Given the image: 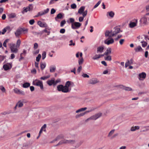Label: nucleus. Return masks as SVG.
I'll use <instances>...</instances> for the list:
<instances>
[{"mask_svg": "<svg viewBox=\"0 0 149 149\" xmlns=\"http://www.w3.org/2000/svg\"><path fill=\"white\" fill-rule=\"evenodd\" d=\"M72 83L70 81H67L65 86L62 85H58L57 86V90L59 91H62L64 93H67L70 92L71 88L70 87L71 84V83Z\"/></svg>", "mask_w": 149, "mask_h": 149, "instance_id": "f257e3e1", "label": "nucleus"}, {"mask_svg": "<svg viewBox=\"0 0 149 149\" xmlns=\"http://www.w3.org/2000/svg\"><path fill=\"white\" fill-rule=\"evenodd\" d=\"M33 84L40 87L41 90L43 89V86L42 81L36 79L33 81Z\"/></svg>", "mask_w": 149, "mask_h": 149, "instance_id": "f03ea898", "label": "nucleus"}, {"mask_svg": "<svg viewBox=\"0 0 149 149\" xmlns=\"http://www.w3.org/2000/svg\"><path fill=\"white\" fill-rule=\"evenodd\" d=\"M33 6L32 4H30L28 6L26 7H24L23 9V10L22 11V13L23 14H24L25 13L29 11H31L33 8Z\"/></svg>", "mask_w": 149, "mask_h": 149, "instance_id": "7ed1b4c3", "label": "nucleus"}, {"mask_svg": "<svg viewBox=\"0 0 149 149\" xmlns=\"http://www.w3.org/2000/svg\"><path fill=\"white\" fill-rule=\"evenodd\" d=\"M17 47L15 46V44L13 43H12L10 44V48L11 50V52L15 53H17L18 51V49H17Z\"/></svg>", "mask_w": 149, "mask_h": 149, "instance_id": "20e7f679", "label": "nucleus"}, {"mask_svg": "<svg viewBox=\"0 0 149 149\" xmlns=\"http://www.w3.org/2000/svg\"><path fill=\"white\" fill-rule=\"evenodd\" d=\"M75 143V141L74 140H67L65 139L63 140L60 141L58 144H57L58 145V144H61L62 143H70L72 144H74Z\"/></svg>", "mask_w": 149, "mask_h": 149, "instance_id": "39448f33", "label": "nucleus"}, {"mask_svg": "<svg viewBox=\"0 0 149 149\" xmlns=\"http://www.w3.org/2000/svg\"><path fill=\"white\" fill-rule=\"evenodd\" d=\"M81 25V24L77 22H74V23L72 24L71 28L74 29L79 28Z\"/></svg>", "mask_w": 149, "mask_h": 149, "instance_id": "423d86ee", "label": "nucleus"}, {"mask_svg": "<svg viewBox=\"0 0 149 149\" xmlns=\"http://www.w3.org/2000/svg\"><path fill=\"white\" fill-rule=\"evenodd\" d=\"M12 67V63H7L3 65V68L6 71L10 69Z\"/></svg>", "mask_w": 149, "mask_h": 149, "instance_id": "0eeeda50", "label": "nucleus"}, {"mask_svg": "<svg viewBox=\"0 0 149 149\" xmlns=\"http://www.w3.org/2000/svg\"><path fill=\"white\" fill-rule=\"evenodd\" d=\"M114 30L113 32V35L112 36H116L117 34L122 32L120 28L118 26H116L114 28Z\"/></svg>", "mask_w": 149, "mask_h": 149, "instance_id": "6e6552de", "label": "nucleus"}, {"mask_svg": "<svg viewBox=\"0 0 149 149\" xmlns=\"http://www.w3.org/2000/svg\"><path fill=\"white\" fill-rule=\"evenodd\" d=\"M114 42V39L112 38H108L104 42L105 44L109 45L113 43Z\"/></svg>", "mask_w": 149, "mask_h": 149, "instance_id": "1a4fd4ad", "label": "nucleus"}, {"mask_svg": "<svg viewBox=\"0 0 149 149\" xmlns=\"http://www.w3.org/2000/svg\"><path fill=\"white\" fill-rule=\"evenodd\" d=\"M146 74L144 72H142L139 74L138 76V79L140 81L143 80L146 77Z\"/></svg>", "mask_w": 149, "mask_h": 149, "instance_id": "9d476101", "label": "nucleus"}, {"mask_svg": "<svg viewBox=\"0 0 149 149\" xmlns=\"http://www.w3.org/2000/svg\"><path fill=\"white\" fill-rule=\"evenodd\" d=\"M101 116V113H98L95 114L94 115L91 116L90 118L87 119V120L92 119L93 120H96Z\"/></svg>", "mask_w": 149, "mask_h": 149, "instance_id": "9b49d317", "label": "nucleus"}, {"mask_svg": "<svg viewBox=\"0 0 149 149\" xmlns=\"http://www.w3.org/2000/svg\"><path fill=\"white\" fill-rule=\"evenodd\" d=\"M14 92L18 94H21L22 95H24L25 93L24 91L20 90L17 88H15L13 89Z\"/></svg>", "mask_w": 149, "mask_h": 149, "instance_id": "f8f14e48", "label": "nucleus"}, {"mask_svg": "<svg viewBox=\"0 0 149 149\" xmlns=\"http://www.w3.org/2000/svg\"><path fill=\"white\" fill-rule=\"evenodd\" d=\"M133 22H130L129 24V26L130 28H132L136 26L137 25L138 21L137 19H134Z\"/></svg>", "mask_w": 149, "mask_h": 149, "instance_id": "ddd939ff", "label": "nucleus"}, {"mask_svg": "<svg viewBox=\"0 0 149 149\" xmlns=\"http://www.w3.org/2000/svg\"><path fill=\"white\" fill-rule=\"evenodd\" d=\"M22 29H21V28H19L17 29L16 32L15 33V34L16 37H19V36L22 34Z\"/></svg>", "mask_w": 149, "mask_h": 149, "instance_id": "4468645a", "label": "nucleus"}, {"mask_svg": "<svg viewBox=\"0 0 149 149\" xmlns=\"http://www.w3.org/2000/svg\"><path fill=\"white\" fill-rule=\"evenodd\" d=\"M87 14V10L84 11V12L82 14V16L80 17L79 18V21L80 22H82L84 20V17Z\"/></svg>", "mask_w": 149, "mask_h": 149, "instance_id": "2eb2a0df", "label": "nucleus"}, {"mask_svg": "<svg viewBox=\"0 0 149 149\" xmlns=\"http://www.w3.org/2000/svg\"><path fill=\"white\" fill-rule=\"evenodd\" d=\"M112 35H113V33L112 31H107L105 33V36L106 37H109L111 38L114 36Z\"/></svg>", "mask_w": 149, "mask_h": 149, "instance_id": "dca6fc26", "label": "nucleus"}, {"mask_svg": "<svg viewBox=\"0 0 149 149\" xmlns=\"http://www.w3.org/2000/svg\"><path fill=\"white\" fill-rule=\"evenodd\" d=\"M104 46H101L98 47L97 48V53H101L104 52Z\"/></svg>", "mask_w": 149, "mask_h": 149, "instance_id": "f3484780", "label": "nucleus"}, {"mask_svg": "<svg viewBox=\"0 0 149 149\" xmlns=\"http://www.w3.org/2000/svg\"><path fill=\"white\" fill-rule=\"evenodd\" d=\"M49 9L48 8H47L43 11H41L38 12L40 16H41L47 13L49 11Z\"/></svg>", "mask_w": 149, "mask_h": 149, "instance_id": "a211bd4d", "label": "nucleus"}, {"mask_svg": "<svg viewBox=\"0 0 149 149\" xmlns=\"http://www.w3.org/2000/svg\"><path fill=\"white\" fill-rule=\"evenodd\" d=\"M99 82L97 79L95 78L89 80V83L90 84H94Z\"/></svg>", "mask_w": 149, "mask_h": 149, "instance_id": "6ab92c4d", "label": "nucleus"}, {"mask_svg": "<svg viewBox=\"0 0 149 149\" xmlns=\"http://www.w3.org/2000/svg\"><path fill=\"white\" fill-rule=\"evenodd\" d=\"M85 9V7L84 6H81L80 8L79 9L78 13H79V14L81 15V14H83V13L84 12V10Z\"/></svg>", "mask_w": 149, "mask_h": 149, "instance_id": "aec40b11", "label": "nucleus"}, {"mask_svg": "<svg viewBox=\"0 0 149 149\" xmlns=\"http://www.w3.org/2000/svg\"><path fill=\"white\" fill-rule=\"evenodd\" d=\"M46 125L45 124L44 125L41 127L40 130L39 132V136H40V134L43 131L44 132L46 131Z\"/></svg>", "mask_w": 149, "mask_h": 149, "instance_id": "412c9836", "label": "nucleus"}, {"mask_svg": "<svg viewBox=\"0 0 149 149\" xmlns=\"http://www.w3.org/2000/svg\"><path fill=\"white\" fill-rule=\"evenodd\" d=\"M54 83L55 81L53 79L49 80L48 81H47V84H48V85L50 86L52 85V84H53L54 85H55Z\"/></svg>", "mask_w": 149, "mask_h": 149, "instance_id": "4be33fe9", "label": "nucleus"}, {"mask_svg": "<svg viewBox=\"0 0 149 149\" xmlns=\"http://www.w3.org/2000/svg\"><path fill=\"white\" fill-rule=\"evenodd\" d=\"M62 18L63 15L61 13H59L57 15L56 17L55 18V19L56 21H58V19H61Z\"/></svg>", "mask_w": 149, "mask_h": 149, "instance_id": "5701e85b", "label": "nucleus"}, {"mask_svg": "<svg viewBox=\"0 0 149 149\" xmlns=\"http://www.w3.org/2000/svg\"><path fill=\"white\" fill-rule=\"evenodd\" d=\"M142 22L144 24H146L147 23V19L145 17H144L141 18V19Z\"/></svg>", "mask_w": 149, "mask_h": 149, "instance_id": "b1692460", "label": "nucleus"}, {"mask_svg": "<svg viewBox=\"0 0 149 149\" xmlns=\"http://www.w3.org/2000/svg\"><path fill=\"white\" fill-rule=\"evenodd\" d=\"M38 24L41 27H46V24L45 23H42L40 21H38Z\"/></svg>", "mask_w": 149, "mask_h": 149, "instance_id": "393cba45", "label": "nucleus"}, {"mask_svg": "<svg viewBox=\"0 0 149 149\" xmlns=\"http://www.w3.org/2000/svg\"><path fill=\"white\" fill-rule=\"evenodd\" d=\"M111 48H108L106 52L104 53V54L105 55H108V54L111 53Z\"/></svg>", "mask_w": 149, "mask_h": 149, "instance_id": "a878e982", "label": "nucleus"}, {"mask_svg": "<svg viewBox=\"0 0 149 149\" xmlns=\"http://www.w3.org/2000/svg\"><path fill=\"white\" fill-rule=\"evenodd\" d=\"M56 69V67L55 65L51 66L50 67V72H53L55 71Z\"/></svg>", "mask_w": 149, "mask_h": 149, "instance_id": "bb28decb", "label": "nucleus"}, {"mask_svg": "<svg viewBox=\"0 0 149 149\" xmlns=\"http://www.w3.org/2000/svg\"><path fill=\"white\" fill-rule=\"evenodd\" d=\"M134 50L136 52H140L143 50L140 46H138L134 49Z\"/></svg>", "mask_w": 149, "mask_h": 149, "instance_id": "cd10ccee", "label": "nucleus"}, {"mask_svg": "<svg viewBox=\"0 0 149 149\" xmlns=\"http://www.w3.org/2000/svg\"><path fill=\"white\" fill-rule=\"evenodd\" d=\"M8 16L10 18H13L16 17V15L15 13H12L9 14Z\"/></svg>", "mask_w": 149, "mask_h": 149, "instance_id": "c85d7f7f", "label": "nucleus"}, {"mask_svg": "<svg viewBox=\"0 0 149 149\" xmlns=\"http://www.w3.org/2000/svg\"><path fill=\"white\" fill-rule=\"evenodd\" d=\"M140 128L139 126H137L134 127H132L131 128V131H134L136 130H139Z\"/></svg>", "mask_w": 149, "mask_h": 149, "instance_id": "c756f323", "label": "nucleus"}, {"mask_svg": "<svg viewBox=\"0 0 149 149\" xmlns=\"http://www.w3.org/2000/svg\"><path fill=\"white\" fill-rule=\"evenodd\" d=\"M30 84L29 83H25L23 84L22 87L24 88H27L30 86Z\"/></svg>", "mask_w": 149, "mask_h": 149, "instance_id": "7c9ffc66", "label": "nucleus"}, {"mask_svg": "<svg viewBox=\"0 0 149 149\" xmlns=\"http://www.w3.org/2000/svg\"><path fill=\"white\" fill-rule=\"evenodd\" d=\"M16 105L18 107H21L23 106V104L22 102L19 101L17 102Z\"/></svg>", "mask_w": 149, "mask_h": 149, "instance_id": "2f4dec72", "label": "nucleus"}, {"mask_svg": "<svg viewBox=\"0 0 149 149\" xmlns=\"http://www.w3.org/2000/svg\"><path fill=\"white\" fill-rule=\"evenodd\" d=\"M46 64L44 63H40V68L41 70H43L46 67Z\"/></svg>", "mask_w": 149, "mask_h": 149, "instance_id": "473e14b6", "label": "nucleus"}, {"mask_svg": "<svg viewBox=\"0 0 149 149\" xmlns=\"http://www.w3.org/2000/svg\"><path fill=\"white\" fill-rule=\"evenodd\" d=\"M87 109L86 107L82 108H80L76 111V113H78L79 112L84 111Z\"/></svg>", "mask_w": 149, "mask_h": 149, "instance_id": "72a5a7b5", "label": "nucleus"}, {"mask_svg": "<svg viewBox=\"0 0 149 149\" xmlns=\"http://www.w3.org/2000/svg\"><path fill=\"white\" fill-rule=\"evenodd\" d=\"M109 15L111 17H113L114 15V13L113 11L108 12L107 13V15Z\"/></svg>", "mask_w": 149, "mask_h": 149, "instance_id": "f704fd0d", "label": "nucleus"}, {"mask_svg": "<svg viewBox=\"0 0 149 149\" xmlns=\"http://www.w3.org/2000/svg\"><path fill=\"white\" fill-rule=\"evenodd\" d=\"M100 58V54H96L92 58L94 60H96Z\"/></svg>", "mask_w": 149, "mask_h": 149, "instance_id": "c9c22d12", "label": "nucleus"}, {"mask_svg": "<svg viewBox=\"0 0 149 149\" xmlns=\"http://www.w3.org/2000/svg\"><path fill=\"white\" fill-rule=\"evenodd\" d=\"M69 21L68 20L67 22L68 23H74V19L73 18H70L69 19Z\"/></svg>", "mask_w": 149, "mask_h": 149, "instance_id": "e433bc0d", "label": "nucleus"}, {"mask_svg": "<svg viewBox=\"0 0 149 149\" xmlns=\"http://www.w3.org/2000/svg\"><path fill=\"white\" fill-rule=\"evenodd\" d=\"M50 77V75H49L46 76L41 77L40 78V79L42 80H45L49 78Z\"/></svg>", "mask_w": 149, "mask_h": 149, "instance_id": "4c0bfd02", "label": "nucleus"}, {"mask_svg": "<svg viewBox=\"0 0 149 149\" xmlns=\"http://www.w3.org/2000/svg\"><path fill=\"white\" fill-rule=\"evenodd\" d=\"M104 59L106 61H111V56L109 55L104 57Z\"/></svg>", "mask_w": 149, "mask_h": 149, "instance_id": "58836bf2", "label": "nucleus"}, {"mask_svg": "<svg viewBox=\"0 0 149 149\" xmlns=\"http://www.w3.org/2000/svg\"><path fill=\"white\" fill-rule=\"evenodd\" d=\"M21 40L19 39H18L17 40L16 42V46H17V47H19L20 44H21Z\"/></svg>", "mask_w": 149, "mask_h": 149, "instance_id": "ea45409f", "label": "nucleus"}, {"mask_svg": "<svg viewBox=\"0 0 149 149\" xmlns=\"http://www.w3.org/2000/svg\"><path fill=\"white\" fill-rule=\"evenodd\" d=\"M46 53L45 51H43L42 54V59L44 60L46 57Z\"/></svg>", "mask_w": 149, "mask_h": 149, "instance_id": "a19ab883", "label": "nucleus"}, {"mask_svg": "<svg viewBox=\"0 0 149 149\" xmlns=\"http://www.w3.org/2000/svg\"><path fill=\"white\" fill-rule=\"evenodd\" d=\"M41 55L40 54H39L38 56L36 57V61L37 62H39L41 58Z\"/></svg>", "mask_w": 149, "mask_h": 149, "instance_id": "79ce46f5", "label": "nucleus"}, {"mask_svg": "<svg viewBox=\"0 0 149 149\" xmlns=\"http://www.w3.org/2000/svg\"><path fill=\"white\" fill-rule=\"evenodd\" d=\"M0 89L3 93H4L6 92V89L5 88L2 86H0Z\"/></svg>", "mask_w": 149, "mask_h": 149, "instance_id": "37998d69", "label": "nucleus"}, {"mask_svg": "<svg viewBox=\"0 0 149 149\" xmlns=\"http://www.w3.org/2000/svg\"><path fill=\"white\" fill-rule=\"evenodd\" d=\"M27 53L26 50L25 49L23 50V52L20 54V56H21L22 55H23L24 56H25Z\"/></svg>", "mask_w": 149, "mask_h": 149, "instance_id": "c03bdc74", "label": "nucleus"}, {"mask_svg": "<svg viewBox=\"0 0 149 149\" xmlns=\"http://www.w3.org/2000/svg\"><path fill=\"white\" fill-rule=\"evenodd\" d=\"M9 40L8 39H7L6 40L3 44V46L5 47H7L6 43L8 42Z\"/></svg>", "mask_w": 149, "mask_h": 149, "instance_id": "a18cd8bd", "label": "nucleus"}, {"mask_svg": "<svg viewBox=\"0 0 149 149\" xmlns=\"http://www.w3.org/2000/svg\"><path fill=\"white\" fill-rule=\"evenodd\" d=\"M83 143V141H80L75 146V148H78V147H79V146H80L81 145L82 143Z\"/></svg>", "mask_w": 149, "mask_h": 149, "instance_id": "49530a36", "label": "nucleus"}, {"mask_svg": "<svg viewBox=\"0 0 149 149\" xmlns=\"http://www.w3.org/2000/svg\"><path fill=\"white\" fill-rule=\"evenodd\" d=\"M123 89L125 91H132V88H131L129 87H125Z\"/></svg>", "mask_w": 149, "mask_h": 149, "instance_id": "de8ad7c7", "label": "nucleus"}, {"mask_svg": "<svg viewBox=\"0 0 149 149\" xmlns=\"http://www.w3.org/2000/svg\"><path fill=\"white\" fill-rule=\"evenodd\" d=\"M5 58V57L4 56L0 55V63Z\"/></svg>", "mask_w": 149, "mask_h": 149, "instance_id": "09e8293b", "label": "nucleus"}, {"mask_svg": "<svg viewBox=\"0 0 149 149\" xmlns=\"http://www.w3.org/2000/svg\"><path fill=\"white\" fill-rule=\"evenodd\" d=\"M114 130H113L111 131L109 133L108 136L110 137L114 133Z\"/></svg>", "mask_w": 149, "mask_h": 149, "instance_id": "8fccbe9b", "label": "nucleus"}, {"mask_svg": "<svg viewBox=\"0 0 149 149\" xmlns=\"http://www.w3.org/2000/svg\"><path fill=\"white\" fill-rule=\"evenodd\" d=\"M141 43H142V47H145L147 46V43L146 42L144 41H141Z\"/></svg>", "mask_w": 149, "mask_h": 149, "instance_id": "3c124183", "label": "nucleus"}, {"mask_svg": "<svg viewBox=\"0 0 149 149\" xmlns=\"http://www.w3.org/2000/svg\"><path fill=\"white\" fill-rule=\"evenodd\" d=\"M101 3V1H99L94 6L93 8H97Z\"/></svg>", "mask_w": 149, "mask_h": 149, "instance_id": "603ef678", "label": "nucleus"}, {"mask_svg": "<svg viewBox=\"0 0 149 149\" xmlns=\"http://www.w3.org/2000/svg\"><path fill=\"white\" fill-rule=\"evenodd\" d=\"M84 61L82 57L79 60V65L81 64Z\"/></svg>", "mask_w": 149, "mask_h": 149, "instance_id": "864d4df0", "label": "nucleus"}, {"mask_svg": "<svg viewBox=\"0 0 149 149\" xmlns=\"http://www.w3.org/2000/svg\"><path fill=\"white\" fill-rule=\"evenodd\" d=\"M66 21L65 20H63L62 21L61 23L60 26L61 27H63L64 25L65 24Z\"/></svg>", "mask_w": 149, "mask_h": 149, "instance_id": "5fc2aeb1", "label": "nucleus"}, {"mask_svg": "<svg viewBox=\"0 0 149 149\" xmlns=\"http://www.w3.org/2000/svg\"><path fill=\"white\" fill-rule=\"evenodd\" d=\"M71 8L72 9H75L77 8V6L75 3H73L71 5Z\"/></svg>", "mask_w": 149, "mask_h": 149, "instance_id": "6e6d98bb", "label": "nucleus"}, {"mask_svg": "<svg viewBox=\"0 0 149 149\" xmlns=\"http://www.w3.org/2000/svg\"><path fill=\"white\" fill-rule=\"evenodd\" d=\"M35 22V21L34 20V19H31V20H30L29 21V23L31 25H33L34 24V23Z\"/></svg>", "mask_w": 149, "mask_h": 149, "instance_id": "4d7b16f0", "label": "nucleus"}, {"mask_svg": "<svg viewBox=\"0 0 149 149\" xmlns=\"http://www.w3.org/2000/svg\"><path fill=\"white\" fill-rule=\"evenodd\" d=\"M72 40H70V43L69 44V45L70 46H74L75 45V44L74 42V43H73L72 42Z\"/></svg>", "mask_w": 149, "mask_h": 149, "instance_id": "13d9d810", "label": "nucleus"}, {"mask_svg": "<svg viewBox=\"0 0 149 149\" xmlns=\"http://www.w3.org/2000/svg\"><path fill=\"white\" fill-rule=\"evenodd\" d=\"M61 81V79H58L56 81H55L54 85H55L58 83L60 82Z\"/></svg>", "mask_w": 149, "mask_h": 149, "instance_id": "bf43d9fd", "label": "nucleus"}, {"mask_svg": "<svg viewBox=\"0 0 149 149\" xmlns=\"http://www.w3.org/2000/svg\"><path fill=\"white\" fill-rule=\"evenodd\" d=\"M82 76L84 78H88L89 76L86 74L84 73L82 74Z\"/></svg>", "mask_w": 149, "mask_h": 149, "instance_id": "052dcab7", "label": "nucleus"}, {"mask_svg": "<svg viewBox=\"0 0 149 149\" xmlns=\"http://www.w3.org/2000/svg\"><path fill=\"white\" fill-rule=\"evenodd\" d=\"M38 47V44L36 43H35L34 44V47L33 48L34 49H36Z\"/></svg>", "mask_w": 149, "mask_h": 149, "instance_id": "680f3d73", "label": "nucleus"}, {"mask_svg": "<svg viewBox=\"0 0 149 149\" xmlns=\"http://www.w3.org/2000/svg\"><path fill=\"white\" fill-rule=\"evenodd\" d=\"M10 113V112H8V111H3L2 112H1V114L2 115H6Z\"/></svg>", "mask_w": 149, "mask_h": 149, "instance_id": "e2e57ef3", "label": "nucleus"}, {"mask_svg": "<svg viewBox=\"0 0 149 149\" xmlns=\"http://www.w3.org/2000/svg\"><path fill=\"white\" fill-rule=\"evenodd\" d=\"M125 40L123 39H121L119 41V43L120 45H122L124 42Z\"/></svg>", "mask_w": 149, "mask_h": 149, "instance_id": "0e129e2a", "label": "nucleus"}, {"mask_svg": "<svg viewBox=\"0 0 149 149\" xmlns=\"http://www.w3.org/2000/svg\"><path fill=\"white\" fill-rule=\"evenodd\" d=\"M65 32V30L64 29H62L60 31V32L61 33H64Z\"/></svg>", "mask_w": 149, "mask_h": 149, "instance_id": "69168bd1", "label": "nucleus"}, {"mask_svg": "<svg viewBox=\"0 0 149 149\" xmlns=\"http://www.w3.org/2000/svg\"><path fill=\"white\" fill-rule=\"evenodd\" d=\"M56 12V10L54 8H52L51 10V14H53L54 13Z\"/></svg>", "mask_w": 149, "mask_h": 149, "instance_id": "338daca9", "label": "nucleus"}, {"mask_svg": "<svg viewBox=\"0 0 149 149\" xmlns=\"http://www.w3.org/2000/svg\"><path fill=\"white\" fill-rule=\"evenodd\" d=\"M122 36L121 35H119L117 36V38H115L114 39L115 40L117 41V40H118L120 38H121Z\"/></svg>", "mask_w": 149, "mask_h": 149, "instance_id": "774afa93", "label": "nucleus"}]
</instances>
